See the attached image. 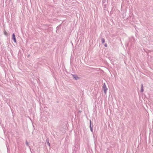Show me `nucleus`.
<instances>
[{"instance_id": "nucleus-11", "label": "nucleus", "mask_w": 153, "mask_h": 153, "mask_svg": "<svg viewBox=\"0 0 153 153\" xmlns=\"http://www.w3.org/2000/svg\"><path fill=\"white\" fill-rule=\"evenodd\" d=\"M112 57L111 58V57H108V59H109L110 60H112Z\"/></svg>"}, {"instance_id": "nucleus-2", "label": "nucleus", "mask_w": 153, "mask_h": 153, "mask_svg": "<svg viewBox=\"0 0 153 153\" xmlns=\"http://www.w3.org/2000/svg\"><path fill=\"white\" fill-rule=\"evenodd\" d=\"M12 39L13 40L14 42L15 43H16V36L14 33L12 34Z\"/></svg>"}, {"instance_id": "nucleus-4", "label": "nucleus", "mask_w": 153, "mask_h": 153, "mask_svg": "<svg viewBox=\"0 0 153 153\" xmlns=\"http://www.w3.org/2000/svg\"><path fill=\"white\" fill-rule=\"evenodd\" d=\"M90 128L91 131L92 132H93V126H91V120H90Z\"/></svg>"}, {"instance_id": "nucleus-5", "label": "nucleus", "mask_w": 153, "mask_h": 153, "mask_svg": "<svg viewBox=\"0 0 153 153\" xmlns=\"http://www.w3.org/2000/svg\"><path fill=\"white\" fill-rule=\"evenodd\" d=\"M46 142L47 143V144H48V145L49 146H50V144L49 142V139L48 138H47V139H46Z\"/></svg>"}, {"instance_id": "nucleus-12", "label": "nucleus", "mask_w": 153, "mask_h": 153, "mask_svg": "<svg viewBox=\"0 0 153 153\" xmlns=\"http://www.w3.org/2000/svg\"><path fill=\"white\" fill-rule=\"evenodd\" d=\"M104 46L105 47H107V45L106 43L105 44Z\"/></svg>"}, {"instance_id": "nucleus-7", "label": "nucleus", "mask_w": 153, "mask_h": 153, "mask_svg": "<svg viewBox=\"0 0 153 153\" xmlns=\"http://www.w3.org/2000/svg\"><path fill=\"white\" fill-rule=\"evenodd\" d=\"M101 41L102 44L104 43L105 42V39L104 38H101Z\"/></svg>"}, {"instance_id": "nucleus-6", "label": "nucleus", "mask_w": 153, "mask_h": 153, "mask_svg": "<svg viewBox=\"0 0 153 153\" xmlns=\"http://www.w3.org/2000/svg\"><path fill=\"white\" fill-rule=\"evenodd\" d=\"M25 144H26V145L30 149V151H31V149H30V146L29 145V143H28V142L27 141H26V142H25Z\"/></svg>"}, {"instance_id": "nucleus-8", "label": "nucleus", "mask_w": 153, "mask_h": 153, "mask_svg": "<svg viewBox=\"0 0 153 153\" xmlns=\"http://www.w3.org/2000/svg\"><path fill=\"white\" fill-rule=\"evenodd\" d=\"M143 91H144V90H143V84H141V91L142 92H143Z\"/></svg>"}, {"instance_id": "nucleus-3", "label": "nucleus", "mask_w": 153, "mask_h": 153, "mask_svg": "<svg viewBox=\"0 0 153 153\" xmlns=\"http://www.w3.org/2000/svg\"><path fill=\"white\" fill-rule=\"evenodd\" d=\"M73 76V78L76 80H77L79 79V78L76 75V74H71Z\"/></svg>"}, {"instance_id": "nucleus-10", "label": "nucleus", "mask_w": 153, "mask_h": 153, "mask_svg": "<svg viewBox=\"0 0 153 153\" xmlns=\"http://www.w3.org/2000/svg\"><path fill=\"white\" fill-rule=\"evenodd\" d=\"M4 34L5 35H6V36H8V34L7 33L6 31H5V30L4 31Z\"/></svg>"}, {"instance_id": "nucleus-1", "label": "nucleus", "mask_w": 153, "mask_h": 153, "mask_svg": "<svg viewBox=\"0 0 153 153\" xmlns=\"http://www.w3.org/2000/svg\"><path fill=\"white\" fill-rule=\"evenodd\" d=\"M102 88V89L104 90V93L105 94L108 90V88H107L106 85L105 83L103 84Z\"/></svg>"}, {"instance_id": "nucleus-13", "label": "nucleus", "mask_w": 153, "mask_h": 153, "mask_svg": "<svg viewBox=\"0 0 153 153\" xmlns=\"http://www.w3.org/2000/svg\"><path fill=\"white\" fill-rule=\"evenodd\" d=\"M7 149H8V147H7Z\"/></svg>"}, {"instance_id": "nucleus-9", "label": "nucleus", "mask_w": 153, "mask_h": 153, "mask_svg": "<svg viewBox=\"0 0 153 153\" xmlns=\"http://www.w3.org/2000/svg\"><path fill=\"white\" fill-rule=\"evenodd\" d=\"M60 27V25L58 26L56 28V32H57V30H58V29H59Z\"/></svg>"}]
</instances>
